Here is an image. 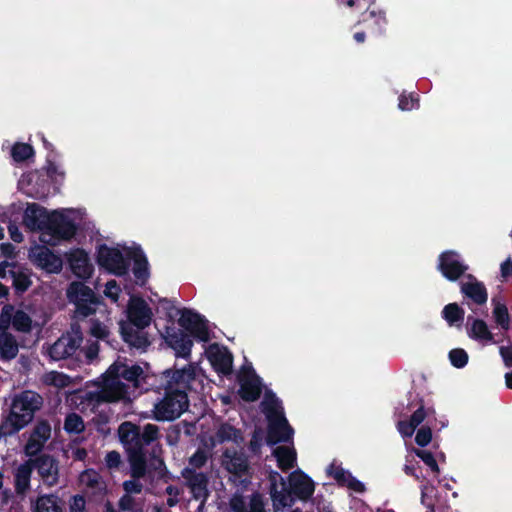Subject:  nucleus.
Masks as SVG:
<instances>
[{"mask_svg":"<svg viewBox=\"0 0 512 512\" xmlns=\"http://www.w3.org/2000/svg\"><path fill=\"white\" fill-rule=\"evenodd\" d=\"M414 454L420 458L434 473H439L438 463L431 451L423 449H413Z\"/></svg>","mask_w":512,"mask_h":512,"instance_id":"obj_43","label":"nucleus"},{"mask_svg":"<svg viewBox=\"0 0 512 512\" xmlns=\"http://www.w3.org/2000/svg\"><path fill=\"white\" fill-rule=\"evenodd\" d=\"M8 230L13 241L19 243L23 240V236L16 225H9Z\"/></svg>","mask_w":512,"mask_h":512,"instance_id":"obj_63","label":"nucleus"},{"mask_svg":"<svg viewBox=\"0 0 512 512\" xmlns=\"http://www.w3.org/2000/svg\"><path fill=\"white\" fill-rule=\"evenodd\" d=\"M31 261L49 273H57L62 269V260L45 246H35L29 253Z\"/></svg>","mask_w":512,"mask_h":512,"instance_id":"obj_17","label":"nucleus"},{"mask_svg":"<svg viewBox=\"0 0 512 512\" xmlns=\"http://www.w3.org/2000/svg\"><path fill=\"white\" fill-rule=\"evenodd\" d=\"M65 429L68 432L79 433L84 429V423L80 416L76 414H70L65 420Z\"/></svg>","mask_w":512,"mask_h":512,"instance_id":"obj_49","label":"nucleus"},{"mask_svg":"<svg viewBox=\"0 0 512 512\" xmlns=\"http://www.w3.org/2000/svg\"><path fill=\"white\" fill-rule=\"evenodd\" d=\"M69 263L73 273L80 277H89L92 273V265L89 262L88 255L85 251L77 249L69 254Z\"/></svg>","mask_w":512,"mask_h":512,"instance_id":"obj_30","label":"nucleus"},{"mask_svg":"<svg viewBox=\"0 0 512 512\" xmlns=\"http://www.w3.org/2000/svg\"><path fill=\"white\" fill-rule=\"evenodd\" d=\"M499 354L506 368H512V344L508 346H500Z\"/></svg>","mask_w":512,"mask_h":512,"instance_id":"obj_56","label":"nucleus"},{"mask_svg":"<svg viewBox=\"0 0 512 512\" xmlns=\"http://www.w3.org/2000/svg\"><path fill=\"white\" fill-rule=\"evenodd\" d=\"M49 214L46 209L36 204H30L25 209L23 223L29 230H42L44 232L49 220Z\"/></svg>","mask_w":512,"mask_h":512,"instance_id":"obj_22","label":"nucleus"},{"mask_svg":"<svg viewBox=\"0 0 512 512\" xmlns=\"http://www.w3.org/2000/svg\"><path fill=\"white\" fill-rule=\"evenodd\" d=\"M206 354L209 362L218 373L229 374L231 372L233 358L225 347L217 344L210 345Z\"/></svg>","mask_w":512,"mask_h":512,"instance_id":"obj_20","label":"nucleus"},{"mask_svg":"<svg viewBox=\"0 0 512 512\" xmlns=\"http://www.w3.org/2000/svg\"><path fill=\"white\" fill-rule=\"evenodd\" d=\"M34 512H62L60 501L54 495L40 496L35 502Z\"/></svg>","mask_w":512,"mask_h":512,"instance_id":"obj_40","label":"nucleus"},{"mask_svg":"<svg viewBox=\"0 0 512 512\" xmlns=\"http://www.w3.org/2000/svg\"><path fill=\"white\" fill-rule=\"evenodd\" d=\"M407 409H415L409 420H401L397 423V429L403 437H411L415 429L427 418L435 417V409L427 406L418 393H408Z\"/></svg>","mask_w":512,"mask_h":512,"instance_id":"obj_5","label":"nucleus"},{"mask_svg":"<svg viewBox=\"0 0 512 512\" xmlns=\"http://www.w3.org/2000/svg\"><path fill=\"white\" fill-rule=\"evenodd\" d=\"M168 495H169V498L167 500V503L170 507L176 505V503L178 502V495H179V489L176 488V487H173V486H169L167 487L166 489Z\"/></svg>","mask_w":512,"mask_h":512,"instance_id":"obj_61","label":"nucleus"},{"mask_svg":"<svg viewBox=\"0 0 512 512\" xmlns=\"http://www.w3.org/2000/svg\"><path fill=\"white\" fill-rule=\"evenodd\" d=\"M491 303L493 306L492 316L495 323L502 330L509 331L512 328V319L509 314L507 305L495 297L492 298Z\"/></svg>","mask_w":512,"mask_h":512,"instance_id":"obj_32","label":"nucleus"},{"mask_svg":"<svg viewBox=\"0 0 512 512\" xmlns=\"http://www.w3.org/2000/svg\"><path fill=\"white\" fill-rule=\"evenodd\" d=\"M360 22L363 23L367 31L374 36L382 35L387 25L386 15L383 11H366L362 14Z\"/></svg>","mask_w":512,"mask_h":512,"instance_id":"obj_29","label":"nucleus"},{"mask_svg":"<svg viewBox=\"0 0 512 512\" xmlns=\"http://www.w3.org/2000/svg\"><path fill=\"white\" fill-rule=\"evenodd\" d=\"M82 342V336L78 331H73L62 335L49 348V355L53 360H62L72 356L79 348Z\"/></svg>","mask_w":512,"mask_h":512,"instance_id":"obj_14","label":"nucleus"},{"mask_svg":"<svg viewBox=\"0 0 512 512\" xmlns=\"http://www.w3.org/2000/svg\"><path fill=\"white\" fill-rule=\"evenodd\" d=\"M181 327L189 331L194 337L200 341L207 342L210 339L208 328L201 317L190 311L182 310L178 320Z\"/></svg>","mask_w":512,"mask_h":512,"instance_id":"obj_18","label":"nucleus"},{"mask_svg":"<svg viewBox=\"0 0 512 512\" xmlns=\"http://www.w3.org/2000/svg\"><path fill=\"white\" fill-rule=\"evenodd\" d=\"M79 481L84 488L92 492H97L104 489V482L102 481V478L96 471L92 469L82 472L79 477Z\"/></svg>","mask_w":512,"mask_h":512,"instance_id":"obj_39","label":"nucleus"},{"mask_svg":"<svg viewBox=\"0 0 512 512\" xmlns=\"http://www.w3.org/2000/svg\"><path fill=\"white\" fill-rule=\"evenodd\" d=\"M75 233L72 221L64 212L53 211L49 214V220L44 232L41 234V241L54 245L61 239H69Z\"/></svg>","mask_w":512,"mask_h":512,"instance_id":"obj_6","label":"nucleus"},{"mask_svg":"<svg viewBox=\"0 0 512 512\" xmlns=\"http://www.w3.org/2000/svg\"><path fill=\"white\" fill-rule=\"evenodd\" d=\"M120 293V288L116 281H108L104 290V294L109 297L112 301L116 302Z\"/></svg>","mask_w":512,"mask_h":512,"instance_id":"obj_55","label":"nucleus"},{"mask_svg":"<svg viewBox=\"0 0 512 512\" xmlns=\"http://www.w3.org/2000/svg\"><path fill=\"white\" fill-rule=\"evenodd\" d=\"M327 472L332 476L338 485L346 486L355 492H363L365 490L364 484L356 479L349 471L343 469L341 466L331 464Z\"/></svg>","mask_w":512,"mask_h":512,"instance_id":"obj_27","label":"nucleus"},{"mask_svg":"<svg viewBox=\"0 0 512 512\" xmlns=\"http://www.w3.org/2000/svg\"><path fill=\"white\" fill-rule=\"evenodd\" d=\"M90 333L98 339H105L109 336V328L107 325L93 320L91 322Z\"/></svg>","mask_w":512,"mask_h":512,"instance_id":"obj_51","label":"nucleus"},{"mask_svg":"<svg viewBox=\"0 0 512 512\" xmlns=\"http://www.w3.org/2000/svg\"><path fill=\"white\" fill-rule=\"evenodd\" d=\"M230 507L233 512H256V495L235 494L230 500Z\"/></svg>","mask_w":512,"mask_h":512,"instance_id":"obj_37","label":"nucleus"},{"mask_svg":"<svg viewBox=\"0 0 512 512\" xmlns=\"http://www.w3.org/2000/svg\"><path fill=\"white\" fill-rule=\"evenodd\" d=\"M42 381L44 384L55 388H65L71 384L70 377L57 371L45 373L42 377Z\"/></svg>","mask_w":512,"mask_h":512,"instance_id":"obj_42","label":"nucleus"},{"mask_svg":"<svg viewBox=\"0 0 512 512\" xmlns=\"http://www.w3.org/2000/svg\"><path fill=\"white\" fill-rule=\"evenodd\" d=\"M148 262L147 260L142 257L140 254H135V267H134V274L137 279L144 282L148 276Z\"/></svg>","mask_w":512,"mask_h":512,"instance_id":"obj_47","label":"nucleus"},{"mask_svg":"<svg viewBox=\"0 0 512 512\" xmlns=\"http://www.w3.org/2000/svg\"><path fill=\"white\" fill-rule=\"evenodd\" d=\"M206 461L207 454L203 450H198L190 457L189 463L193 467L200 468Z\"/></svg>","mask_w":512,"mask_h":512,"instance_id":"obj_57","label":"nucleus"},{"mask_svg":"<svg viewBox=\"0 0 512 512\" xmlns=\"http://www.w3.org/2000/svg\"><path fill=\"white\" fill-rule=\"evenodd\" d=\"M240 389L239 394L245 401L256 399L255 376L252 369H242L238 376Z\"/></svg>","mask_w":512,"mask_h":512,"instance_id":"obj_31","label":"nucleus"},{"mask_svg":"<svg viewBox=\"0 0 512 512\" xmlns=\"http://www.w3.org/2000/svg\"><path fill=\"white\" fill-rule=\"evenodd\" d=\"M51 437V426L46 421H39L29 434L28 440L24 446L26 456L37 455L45 446Z\"/></svg>","mask_w":512,"mask_h":512,"instance_id":"obj_16","label":"nucleus"},{"mask_svg":"<svg viewBox=\"0 0 512 512\" xmlns=\"http://www.w3.org/2000/svg\"><path fill=\"white\" fill-rule=\"evenodd\" d=\"M290 445L291 446L278 444L273 448L271 453V456L274 457L277 462V467L283 472H287L297 465L296 449L293 444Z\"/></svg>","mask_w":512,"mask_h":512,"instance_id":"obj_25","label":"nucleus"},{"mask_svg":"<svg viewBox=\"0 0 512 512\" xmlns=\"http://www.w3.org/2000/svg\"><path fill=\"white\" fill-rule=\"evenodd\" d=\"M164 337L177 356L188 357L190 355L193 343L182 331L168 328Z\"/></svg>","mask_w":512,"mask_h":512,"instance_id":"obj_24","label":"nucleus"},{"mask_svg":"<svg viewBox=\"0 0 512 512\" xmlns=\"http://www.w3.org/2000/svg\"><path fill=\"white\" fill-rule=\"evenodd\" d=\"M13 266L9 261H3L0 263V277L5 278L7 276V269Z\"/></svg>","mask_w":512,"mask_h":512,"instance_id":"obj_64","label":"nucleus"},{"mask_svg":"<svg viewBox=\"0 0 512 512\" xmlns=\"http://www.w3.org/2000/svg\"><path fill=\"white\" fill-rule=\"evenodd\" d=\"M97 260L100 266L106 268L108 271L122 275L127 271V263L124 260L119 249L102 245L98 249Z\"/></svg>","mask_w":512,"mask_h":512,"instance_id":"obj_15","label":"nucleus"},{"mask_svg":"<svg viewBox=\"0 0 512 512\" xmlns=\"http://www.w3.org/2000/svg\"><path fill=\"white\" fill-rule=\"evenodd\" d=\"M158 431H159V429H158V427L156 425L147 424L144 427L142 435H140L142 446L146 445V444H149L150 442H152L155 439H157Z\"/></svg>","mask_w":512,"mask_h":512,"instance_id":"obj_50","label":"nucleus"},{"mask_svg":"<svg viewBox=\"0 0 512 512\" xmlns=\"http://www.w3.org/2000/svg\"><path fill=\"white\" fill-rule=\"evenodd\" d=\"M263 394L258 409L264 415L265 420L285 415V409L282 400L273 390L266 387L263 379L258 375V399Z\"/></svg>","mask_w":512,"mask_h":512,"instance_id":"obj_12","label":"nucleus"},{"mask_svg":"<svg viewBox=\"0 0 512 512\" xmlns=\"http://www.w3.org/2000/svg\"><path fill=\"white\" fill-rule=\"evenodd\" d=\"M415 104L418 105V99L414 98L412 95L401 94L399 96L398 107L402 111H409L415 107Z\"/></svg>","mask_w":512,"mask_h":512,"instance_id":"obj_53","label":"nucleus"},{"mask_svg":"<svg viewBox=\"0 0 512 512\" xmlns=\"http://www.w3.org/2000/svg\"><path fill=\"white\" fill-rule=\"evenodd\" d=\"M468 354L462 348H455L449 352V360L451 364L456 368H463L468 363Z\"/></svg>","mask_w":512,"mask_h":512,"instance_id":"obj_44","label":"nucleus"},{"mask_svg":"<svg viewBox=\"0 0 512 512\" xmlns=\"http://www.w3.org/2000/svg\"><path fill=\"white\" fill-rule=\"evenodd\" d=\"M182 475L186 479L194 497L205 500L208 495L206 476L203 473H196L189 468L184 469Z\"/></svg>","mask_w":512,"mask_h":512,"instance_id":"obj_28","label":"nucleus"},{"mask_svg":"<svg viewBox=\"0 0 512 512\" xmlns=\"http://www.w3.org/2000/svg\"><path fill=\"white\" fill-rule=\"evenodd\" d=\"M465 311L456 302L444 306L441 312L442 318L449 326H460L464 320Z\"/></svg>","mask_w":512,"mask_h":512,"instance_id":"obj_36","label":"nucleus"},{"mask_svg":"<svg viewBox=\"0 0 512 512\" xmlns=\"http://www.w3.org/2000/svg\"><path fill=\"white\" fill-rule=\"evenodd\" d=\"M222 465L232 474H241L247 468L246 459L242 454L226 451L222 457Z\"/></svg>","mask_w":512,"mask_h":512,"instance_id":"obj_35","label":"nucleus"},{"mask_svg":"<svg viewBox=\"0 0 512 512\" xmlns=\"http://www.w3.org/2000/svg\"><path fill=\"white\" fill-rule=\"evenodd\" d=\"M437 269L444 278L455 282L465 275L469 267L458 252L446 250L438 256Z\"/></svg>","mask_w":512,"mask_h":512,"instance_id":"obj_10","label":"nucleus"},{"mask_svg":"<svg viewBox=\"0 0 512 512\" xmlns=\"http://www.w3.org/2000/svg\"><path fill=\"white\" fill-rule=\"evenodd\" d=\"M432 440V428L430 426V418L427 425L422 426L416 433L415 442L420 447H426Z\"/></svg>","mask_w":512,"mask_h":512,"instance_id":"obj_46","label":"nucleus"},{"mask_svg":"<svg viewBox=\"0 0 512 512\" xmlns=\"http://www.w3.org/2000/svg\"><path fill=\"white\" fill-rule=\"evenodd\" d=\"M105 461L109 468H117L121 463V456L116 451H110L107 453Z\"/></svg>","mask_w":512,"mask_h":512,"instance_id":"obj_58","label":"nucleus"},{"mask_svg":"<svg viewBox=\"0 0 512 512\" xmlns=\"http://www.w3.org/2000/svg\"><path fill=\"white\" fill-rule=\"evenodd\" d=\"M8 272L11 274L13 278V284L16 287V289L20 291H25L31 285V281L27 272L19 270H9Z\"/></svg>","mask_w":512,"mask_h":512,"instance_id":"obj_45","label":"nucleus"},{"mask_svg":"<svg viewBox=\"0 0 512 512\" xmlns=\"http://www.w3.org/2000/svg\"><path fill=\"white\" fill-rule=\"evenodd\" d=\"M262 473L268 480L269 495L275 511L292 507L296 500L306 502L312 498L315 492L314 481L301 469L292 471L288 475L287 481L270 466H265Z\"/></svg>","mask_w":512,"mask_h":512,"instance_id":"obj_1","label":"nucleus"},{"mask_svg":"<svg viewBox=\"0 0 512 512\" xmlns=\"http://www.w3.org/2000/svg\"><path fill=\"white\" fill-rule=\"evenodd\" d=\"M98 350L99 347L97 342L89 343L84 347L85 355L89 360H93L97 356Z\"/></svg>","mask_w":512,"mask_h":512,"instance_id":"obj_60","label":"nucleus"},{"mask_svg":"<svg viewBox=\"0 0 512 512\" xmlns=\"http://www.w3.org/2000/svg\"><path fill=\"white\" fill-rule=\"evenodd\" d=\"M167 386L169 390H198L202 387L203 374L195 365L189 364L183 369L166 372Z\"/></svg>","mask_w":512,"mask_h":512,"instance_id":"obj_7","label":"nucleus"},{"mask_svg":"<svg viewBox=\"0 0 512 512\" xmlns=\"http://www.w3.org/2000/svg\"><path fill=\"white\" fill-rule=\"evenodd\" d=\"M295 430L286 414L266 420L265 443L274 447L278 444H293Z\"/></svg>","mask_w":512,"mask_h":512,"instance_id":"obj_8","label":"nucleus"},{"mask_svg":"<svg viewBox=\"0 0 512 512\" xmlns=\"http://www.w3.org/2000/svg\"><path fill=\"white\" fill-rule=\"evenodd\" d=\"M34 468L32 459L18 466L15 472V487L18 493H24L30 487L32 469Z\"/></svg>","mask_w":512,"mask_h":512,"instance_id":"obj_33","label":"nucleus"},{"mask_svg":"<svg viewBox=\"0 0 512 512\" xmlns=\"http://www.w3.org/2000/svg\"><path fill=\"white\" fill-rule=\"evenodd\" d=\"M33 154V148L24 143L16 144L12 149V156L15 161H24L31 157Z\"/></svg>","mask_w":512,"mask_h":512,"instance_id":"obj_48","label":"nucleus"},{"mask_svg":"<svg viewBox=\"0 0 512 512\" xmlns=\"http://www.w3.org/2000/svg\"><path fill=\"white\" fill-rule=\"evenodd\" d=\"M10 326L19 332L28 333L32 328V319L22 308L6 304L0 312V329L7 330Z\"/></svg>","mask_w":512,"mask_h":512,"instance_id":"obj_11","label":"nucleus"},{"mask_svg":"<svg viewBox=\"0 0 512 512\" xmlns=\"http://www.w3.org/2000/svg\"><path fill=\"white\" fill-rule=\"evenodd\" d=\"M500 270H501V276L503 278L512 276V260L508 259V260L504 261L500 266Z\"/></svg>","mask_w":512,"mask_h":512,"instance_id":"obj_62","label":"nucleus"},{"mask_svg":"<svg viewBox=\"0 0 512 512\" xmlns=\"http://www.w3.org/2000/svg\"><path fill=\"white\" fill-rule=\"evenodd\" d=\"M466 330L468 337L474 341L497 343L483 319L474 318L469 315L467 317Z\"/></svg>","mask_w":512,"mask_h":512,"instance_id":"obj_23","label":"nucleus"},{"mask_svg":"<svg viewBox=\"0 0 512 512\" xmlns=\"http://www.w3.org/2000/svg\"><path fill=\"white\" fill-rule=\"evenodd\" d=\"M164 398L154 405L153 418L158 421H172L188 408L187 394L181 390H169L166 385Z\"/></svg>","mask_w":512,"mask_h":512,"instance_id":"obj_4","label":"nucleus"},{"mask_svg":"<svg viewBox=\"0 0 512 512\" xmlns=\"http://www.w3.org/2000/svg\"><path fill=\"white\" fill-rule=\"evenodd\" d=\"M128 318L138 329L149 326L152 320V311L147 303L140 298H131L128 305Z\"/></svg>","mask_w":512,"mask_h":512,"instance_id":"obj_19","label":"nucleus"},{"mask_svg":"<svg viewBox=\"0 0 512 512\" xmlns=\"http://www.w3.org/2000/svg\"><path fill=\"white\" fill-rule=\"evenodd\" d=\"M19 351L16 338L6 330L0 333V356L2 359H14Z\"/></svg>","mask_w":512,"mask_h":512,"instance_id":"obj_34","label":"nucleus"},{"mask_svg":"<svg viewBox=\"0 0 512 512\" xmlns=\"http://www.w3.org/2000/svg\"><path fill=\"white\" fill-rule=\"evenodd\" d=\"M67 296L75 304L79 315L87 317L97 311L99 301L93 291L83 283H72L67 290Z\"/></svg>","mask_w":512,"mask_h":512,"instance_id":"obj_9","label":"nucleus"},{"mask_svg":"<svg viewBox=\"0 0 512 512\" xmlns=\"http://www.w3.org/2000/svg\"><path fill=\"white\" fill-rule=\"evenodd\" d=\"M42 398L35 392L25 391L12 400L10 411L0 424V434L11 436L26 427L34 418V414L42 406Z\"/></svg>","mask_w":512,"mask_h":512,"instance_id":"obj_3","label":"nucleus"},{"mask_svg":"<svg viewBox=\"0 0 512 512\" xmlns=\"http://www.w3.org/2000/svg\"><path fill=\"white\" fill-rule=\"evenodd\" d=\"M118 435L128 452L142 450L138 427L131 422H124L119 426Z\"/></svg>","mask_w":512,"mask_h":512,"instance_id":"obj_26","label":"nucleus"},{"mask_svg":"<svg viewBox=\"0 0 512 512\" xmlns=\"http://www.w3.org/2000/svg\"><path fill=\"white\" fill-rule=\"evenodd\" d=\"M129 462L131 465L132 478H141L145 475L146 462L141 450L129 452Z\"/></svg>","mask_w":512,"mask_h":512,"instance_id":"obj_41","label":"nucleus"},{"mask_svg":"<svg viewBox=\"0 0 512 512\" xmlns=\"http://www.w3.org/2000/svg\"><path fill=\"white\" fill-rule=\"evenodd\" d=\"M121 333L124 340L131 346H134L138 349H144L149 345L148 337L143 332L134 331L132 328H127L126 326L122 325Z\"/></svg>","mask_w":512,"mask_h":512,"instance_id":"obj_38","label":"nucleus"},{"mask_svg":"<svg viewBox=\"0 0 512 512\" xmlns=\"http://www.w3.org/2000/svg\"><path fill=\"white\" fill-rule=\"evenodd\" d=\"M237 436L236 430L229 425H222L217 432V441L223 442L235 439Z\"/></svg>","mask_w":512,"mask_h":512,"instance_id":"obj_52","label":"nucleus"},{"mask_svg":"<svg viewBox=\"0 0 512 512\" xmlns=\"http://www.w3.org/2000/svg\"><path fill=\"white\" fill-rule=\"evenodd\" d=\"M34 468L45 486L53 487L60 478V463L58 459L49 454H41L32 459Z\"/></svg>","mask_w":512,"mask_h":512,"instance_id":"obj_13","label":"nucleus"},{"mask_svg":"<svg viewBox=\"0 0 512 512\" xmlns=\"http://www.w3.org/2000/svg\"><path fill=\"white\" fill-rule=\"evenodd\" d=\"M85 510V500L81 496H74L70 502V511L71 512H84Z\"/></svg>","mask_w":512,"mask_h":512,"instance_id":"obj_59","label":"nucleus"},{"mask_svg":"<svg viewBox=\"0 0 512 512\" xmlns=\"http://www.w3.org/2000/svg\"><path fill=\"white\" fill-rule=\"evenodd\" d=\"M123 488L127 494H139L142 491V484L139 482V478H133L132 480L125 481Z\"/></svg>","mask_w":512,"mask_h":512,"instance_id":"obj_54","label":"nucleus"},{"mask_svg":"<svg viewBox=\"0 0 512 512\" xmlns=\"http://www.w3.org/2000/svg\"><path fill=\"white\" fill-rule=\"evenodd\" d=\"M145 380L146 375L140 366L115 362L102 378L98 397L106 402L130 399V389L141 388Z\"/></svg>","mask_w":512,"mask_h":512,"instance_id":"obj_2","label":"nucleus"},{"mask_svg":"<svg viewBox=\"0 0 512 512\" xmlns=\"http://www.w3.org/2000/svg\"><path fill=\"white\" fill-rule=\"evenodd\" d=\"M467 282L460 283V292L464 298L470 299L476 305H484L488 300V292L485 285L478 281L472 274H468Z\"/></svg>","mask_w":512,"mask_h":512,"instance_id":"obj_21","label":"nucleus"}]
</instances>
